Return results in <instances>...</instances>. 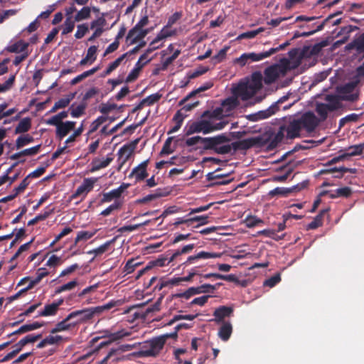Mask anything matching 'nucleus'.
Segmentation results:
<instances>
[{
    "mask_svg": "<svg viewBox=\"0 0 364 364\" xmlns=\"http://www.w3.org/2000/svg\"><path fill=\"white\" fill-rule=\"evenodd\" d=\"M77 285V282L75 280L69 282L67 284H65L58 288H56L55 293L56 294H60L65 291H70L74 289Z\"/></svg>",
    "mask_w": 364,
    "mask_h": 364,
    "instance_id": "nucleus-53",
    "label": "nucleus"
},
{
    "mask_svg": "<svg viewBox=\"0 0 364 364\" xmlns=\"http://www.w3.org/2000/svg\"><path fill=\"white\" fill-rule=\"evenodd\" d=\"M233 311L234 309L232 306H220L215 309L213 312L214 321L217 323L225 322L223 320L227 317L231 316Z\"/></svg>",
    "mask_w": 364,
    "mask_h": 364,
    "instance_id": "nucleus-16",
    "label": "nucleus"
},
{
    "mask_svg": "<svg viewBox=\"0 0 364 364\" xmlns=\"http://www.w3.org/2000/svg\"><path fill=\"white\" fill-rule=\"evenodd\" d=\"M131 335V331L122 329L114 333H109L107 335V337L112 341H115L119 339L123 338L124 337L129 336Z\"/></svg>",
    "mask_w": 364,
    "mask_h": 364,
    "instance_id": "nucleus-41",
    "label": "nucleus"
},
{
    "mask_svg": "<svg viewBox=\"0 0 364 364\" xmlns=\"http://www.w3.org/2000/svg\"><path fill=\"white\" fill-rule=\"evenodd\" d=\"M75 93H70L65 97L60 99L58 101L55 102L59 109L65 108L71 102V100L75 97Z\"/></svg>",
    "mask_w": 364,
    "mask_h": 364,
    "instance_id": "nucleus-46",
    "label": "nucleus"
},
{
    "mask_svg": "<svg viewBox=\"0 0 364 364\" xmlns=\"http://www.w3.org/2000/svg\"><path fill=\"white\" fill-rule=\"evenodd\" d=\"M196 317H197V314H195V315H192V314H186V315L178 314V315H175L173 317V318L168 322L167 325L168 326H171L176 321H179V320H182V319L188 320V321H193Z\"/></svg>",
    "mask_w": 364,
    "mask_h": 364,
    "instance_id": "nucleus-52",
    "label": "nucleus"
},
{
    "mask_svg": "<svg viewBox=\"0 0 364 364\" xmlns=\"http://www.w3.org/2000/svg\"><path fill=\"white\" fill-rule=\"evenodd\" d=\"M352 193V190L349 187H342L340 188L336 189L333 193H329L327 191L322 192L320 195L323 196L325 194H327L329 196V198H335L338 197H349Z\"/></svg>",
    "mask_w": 364,
    "mask_h": 364,
    "instance_id": "nucleus-28",
    "label": "nucleus"
},
{
    "mask_svg": "<svg viewBox=\"0 0 364 364\" xmlns=\"http://www.w3.org/2000/svg\"><path fill=\"white\" fill-rule=\"evenodd\" d=\"M301 129L306 131H313L318 125V121L316 117L312 112L304 113L301 117L298 118Z\"/></svg>",
    "mask_w": 364,
    "mask_h": 364,
    "instance_id": "nucleus-11",
    "label": "nucleus"
},
{
    "mask_svg": "<svg viewBox=\"0 0 364 364\" xmlns=\"http://www.w3.org/2000/svg\"><path fill=\"white\" fill-rule=\"evenodd\" d=\"M95 312L93 307L72 311L69 314L71 321L76 326L79 323H85L95 316Z\"/></svg>",
    "mask_w": 364,
    "mask_h": 364,
    "instance_id": "nucleus-7",
    "label": "nucleus"
},
{
    "mask_svg": "<svg viewBox=\"0 0 364 364\" xmlns=\"http://www.w3.org/2000/svg\"><path fill=\"white\" fill-rule=\"evenodd\" d=\"M106 25V20L102 17H100L97 19L93 21L90 23V28L95 29V31H97L99 28L102 31V33H103V27Z\"/></svg>",
    "mask_w": 364,
    "mask_h": 364,
    "instance_id": "nucleus-54",
    "label": "nucleus"
},
{
    "mask_svg": "<svg viewBox=\"0 0 364 364\" xmlns=\"http://www.w3.org/2000/svg\"><path fill=\"white\" fill-rule=\"evenodd\" d=\"M139 264V263L137 262L135 259H129L124 267V272H126L127 274H131Z\"/></svg>",
    "mask_w": 364,
    "mask_h": 364,
    "instance_id": "nucleus-57",
    "label": "nucleus"
},
{
    "mask_svg": "<svg viewBox=\"0 0 364 364\" xmlns=\"http://www.w3.org/2000/svg\"><path fill=\"white\" fill-rule=\"evenodd\" d=\"M291 70L290 62L287 58H282L279 63L267 68L264 71V82L270 85L278 79L284 77Z\"/></svg>",
    "mask_w": 364,
    "mask_h": 364,
    "instance_id": "nucleus-2",
    "label": "nucleus"
},
{
    "mask_svg": "<svg viewBox=\"0 0 364 364\" xmlns=\"http://www.w3.org/2000/svg\"><path fill=\"white\" fill-rule=\"evenodd\" d=\"M207 216H196L188 218L184 220H178L174 223V225H178L180 224H185L188 226L192 225L193 223L197 222L198 224L196 225V228H198L199 226L204 225L207 223Z\"/></svg>",
    "mask_w": 364,
    "mask_h": 364,
    "instance_id": "nucleus-25",
    "label": "nucleus"
},
{
    "mask_svg": "<svg viewBox=\"0 0 364 364\" xmlns=\"http://www.w3.org/2000/svg\"><path fill=\"white\" fill-rule=\"evenodd\" d=\"M68 113L67 111H63L60 113L53 116L50 119L46 121V123L48 125L57 124L60 122H63V119L68 117Z\"/></svg>",
    "mask_w": 364,
    "mask_h": 364,
    "instance_id": "nucleus-38",
    "label": "nucleus"
},
{
    "mask_svg": "<svg viewBox=\"0 0 364 364\" xmlns=\"http://www.w3.org/2000/svg\"><path fill=\"white\" fill-rule=\"evenodd\" d=\"M301 127L298 119H294L289 122L287 126H282L280 127V130L277 134V137L284 135V132H287V136L289 139H294L299 136Z\"/></svg>",
    "mask_w": 364,
    "mask_h": 364,
    "instance_id": "nucleus-10",
    "label": "nucleus"
},
{
    "mask_svg": "<svg viewBox=\"0 0 364 364\" xmlns=\"http://www.w3.org/2000/svg\"><path fill=\"white\" fill-rule=\"evenodd\" d=\"M116 304H117L116 301H111L108 302L107 304H106L105 305L93 307L94 310H95V314L96 315L97 314H102L105 311L111 309L112 308H113V307H114L116 306Z\"/></svg>",
    "mask_w": 364,
    "mask_h": 364,
    "instance_id": "nucleus-55",
    "label": "nucleus"
},
{
    "mask_svg": "<svg viewBox=\"0 0 364 364\" xmlns=\"http://www.w3.org/2000/svg\"><path fill=\"white\" fill-rule=\"evenodd\" d=\"M141 343H135L133 344H124L121 345L117 348H112L109 352V356H113L114 354L116 353H123L124 352L131 350L134 348H136L137 346H140Z\"/></svg>",
    "mask_w": 364,
    "mask_h": 364,
    "instance_id": "nucleus-32",
    "label": "nucleus"
},
{
    "mask_svg": "<svg viewBox=\"0 0 364 364\" xmlns=\"http://www.w3.org/2000/svg\"><path fill=\"white\" fill-rule=\"evenodd\" d=\"M129 186V183H122L119 188L112 190L104 195L105 201H110L113 198H117Z\"/></svg>",
    "mask_w": 364,
    "mask_h": 364,
    "instance_id": "nucleus-27",
    "label": "nucleus"
},
{
    "mask_svg": "<svg viewBox=\"0 0 364 364\" xmlns=\"http://www.w3.org/2000/svg\"><path fill=\"white\" fill-rule=\"evenodd\" d=\"M299 190V186H294L291 188L277 187L269 192L271 196H287L289 193Z\"/></svg>",
    "mask_w": 364,
    "mask_h": 364,
    "instance_id": "nucleus-31",
    "label": "nucleus"
},
{
    "mask_svg": "<svg viewBox=\"0 0 364 364\" xmlns=\"http://www.w3.org/2000/svg\"><path fill=\"white\" fill-rule=\"evenodd\" d=\"M58 309L55 304H49L44 306L43 310L38 311L37 316H55L58 313Z\"/></svg>",
    "mask_w": 364,
    "mask_h": 364,
    "instance_id": "nucleus-36",
    "label": "nucleus"
},
{
    "mask_svg": "<svg viewBox=\"0 0 364 364\" xmlns=\"http://www.w3.org/2000/svg\"><path fill=\"white\" fill-rule=\"evenodd\" d=\"M31 126V120L29 117L22 119L15 129V133H23L28 132Z\"/></svg>",
    "mask_w": 364,
    "mask_h": 364,
    "instance_id": "nucleus-34",
    "label": "nucleus"
},
{
    "mask_svg": "<svg viewBox=\"0 0 364 364\" xmlns=\"http://www.w3.org/2000/svg\"><path fill=\"white\" fill-rule=\"evenodd\" d=\"M69 314L61 321L58 322L55 328L51 329L50 333L54 334L58 332L68 331L75 327V323L71 321Z\"/></svg>",
    "mask_w": 364,
    "mask_h": 364,
    "instance_id": "nucleus-20",
    "label": "nucleus"
},
{
    "mask_svg": "<svg viewBox=\"0 0 364 364\" xmlns=\"http://www.w3.org/2000/svg\"><path fill=\"white\" fill-rule=\"evenodd\" d=\"M76 122L73 121H66L60 122L53 126L56 127L55 135L59 139H63L71 131L75 129Z\"/></svg>",
    "mask_w": 364,
    "mask_h": 364,
    "instance_id": "nucleus-14",
    "label": "nucleus"
},
{
    "mask_svg": "<svg viewBox=\"0 0 364 364\" xmlns=\"http://www.w3.org/2000/svg\"><path fill=\"white\" fill-rule=\"evenodd\" d=\"M139 139L134 140L132 143L127 145H124L119 149L118 151L119 160L121 161V165H124L132 155L136 149V146L138 144Z\"/></svg>",
    "mask_w": 364,
    "mask_h": 364,
    "instance_id": "nucleus-12",
    "label": "nucleus"
},
{
    "mask_svg": "<svg viewBox=\"0 0 364 364\" xmlns=\"http://www.w3.org/2000/svg\"><path fill=\"white\" fill-rule=\"evenodd\" d=\"M279 110L278 102L273 103L267 109L257 112L247 114L245 118L251 122H257L267 119L274 114Z\"/></svg>",
    "mask_w": 364,
    "mask_h": 364,
    "instance_id": "nucleus-9",
    "label": "nucleus"
},
{
    "mask_svg": "<svg viewBox=\"0 0 364 364\" xmlns=\"http://www.w3.org/2000/svg\"><path fill=\"white\" fill-rule=\"evenodd\" d=\"M117 238L118 236H115L112 240L107 241L100 247L88 251L87 254L94 255L95 257H97L102 255L104 252H107L109 250L110 245H112L117 240Z\"/></svg>",
    "mask_w": 364,
    "mask_h": 364,
    "instance_id": "nucleus-29",
    "label": "nucleus"
},
{
    "mask_svg": "<svg viewBox=\"0 0 364 364\" xmlns=\"http://www.w3.org/2000/svg\"><path fill=\"white\" fill-rule=\"evenodd\" d=\"M364 150V143L360 144L354 146H351L346 149L345 152L346 157L348 158L350 156H354L360 155L363 154Z\"/></svg>",
    "mask_w": 364,
    "mask_h": 364,
    "instance_id": "nucleus-35",
    "label": "nucleus"
},
{
    "mask_svg": "<svg viewBox=\"0 0 364 364\" xmlns=\"http://www.w3.org/2000/svg\"><path fill=\"white\" fill-rule=\"evenodd\" d=\"M194 244H189L184 246L181 250L176 251L174 253H172L171 260L176 259L179 255L182 254H186L192 251L195 247Z\"/></svg>",
    "mask_w": 364,
    "mask_h": 364,
    "instance_id": "nucleus-50",
    "label": "nucleus"
},
{
    "mask_svg": "<svg viewBox=\"0 0 364 364\" xmlns=\"http://www.w3.org/2000/svg\"><path fill=\"white\" fill-rule=\"evenodd\" d=\"M328 210H323L318 215H317L314 220L309 225V228H318L319 226H322L323 223L321 222L322 218L324 215L326 214Z\"/></svg>",
    "mask_w": 364,
    "mask_h": 364,
    "instance_id": "nucleus-62",
    "label": "nucleus"
},
{
    "mask_svg": "<svg viewBox=\"0 0 364 364\" xmlns=\"http://www.w3.org/2000/svg\"><path fill=\"white\" fill-rule=\"evenodd\" d=\"M97 179L95 178H88L83 180L82 183L77 187L73 197L85 198L87 194L93 188L94 184L97 182Z\"/></svg>",
    "mask_w": 364,
    "mask_h": 364,
    "instance_id": "nucleus-13",
    "label": "nucleus"
},
{
    "mask_svg": "<svg viewBox=\"0 0 364 364\" xmlns=\"http://www.w3.org/2000/svg\"><path fill=\"white\" fill-rule=\"evenodd\" d=\"M239 105V100L232 95L225 100L220 107L215 109V114H219L224 119L225 117L231 116Z\"/></svg>",
    "mask_w": 364,
    "mask_h": 364,
    "instance_id": "nucleus-6",
    "label": "nucleus"
},
{
    "mask_svg": "<svg viewBox=\"0 0 364 364\" xmlns=\"http://www.w3.org/2000/svg\"><path fill=\"white\" fill-rule=\"evenodd\" d=\"M33 138L29 135L19 136L16 141V147L18 149L32 142Z\"/></svg>",
    "mask_w": 364,
    "mask_h": 364,
    "instance_id": "nucleus-60",
    "label": "nucleus"
},
{
    "mask_svg": "<svg viewBox=\"0 0 364 364\" xmlns=\"http://www.w3.org/2000/svg\"><path fill=\"white\" fill-rule=\"evenodd\" d=\"M34 238H32L29 242L22 245L20 246L17 252L14 254V255L11 258L10 262H12L14 260L17 259L19 255L26 250H28L31 246V244L33 242Z\"/></svg>",
    "mask_w": 364,
    "mask_h": 364,
    "instance_id": "nucleus-58",
    "label": "nucleus"
},
{
    "mask_svg": "<svg viewBox=\"0 0 364 364\" xmlns=\"http://www.w3.org/2000/svg\"><path fill=\"white\" fill-rule=\"evenodd\" d=\"M28 46V43L23 41H19L16 43L9 46L7 48L8 51L11 53H21L25 51Z\"/></svg>",
    "mask_w": 364,
    "mask_h": 364,
    "instance_id": "nucleus-37",
    "label": "nucleus"
},
{
    "mask_svg": "<svg viewBox=\"0 0 364 364\" xmlns=\"http://www.w3.org/2000/svg\"><path fill=\"white\" fill-rule=\"evenodd\" d=\"M141 348L139 350L141 358L156 357L164 347L163 337H155L141 343Z\"/></svg>",
    "mask_w": 364,
    "mask_h": 364,
    "instance_id": "nucleus-5",
    "label": "nucleus"
},
{
    "mask_svg": "<svg viewBox=\"0 0 364 364\" xmlns=\"http://www.w3.org/2000/svg\"><path fill=\"white\" fill-rule=\"evenodd\" d=\"M220 257V254L218 253L200 251L194 255L189 256L186 261L184 262L182 264L187 266L188 264L196 263L199 259H208L210 258H217Z\"/></svg>",
    "mask_w": 364,
    "mask_h": 364,
    "instance_id": "nucleus-15",
    "label": "nucleus"
},
{
    "mask_svg": "<svg viewBox=\"0 0 364 364\" xmlns=\"http://www.w3.org/2000/svg\"><path fill=\"white\" fill-rule=\"evenodd\" d=\"M149 33L147 29L136 28V33L130 35V31L127 36V40L129 41L131 44L136 43L138 41L143 39Z\"/></svg>",
    "mask_w": 364,
    "mask_h": 364,
    "instance_id": "nucleus-30",
    "label": "nucleus"
},
{
    "mask_svg": "<svg viewBox=\"0 0 364 364\" xmlns=\"http://www.w3.org/2000/svg\"><path fill=\"white\" fill-rule=\"evenodd\" d=\"M341 99L339 97L336 95H328L326 97V100L327 101V106L328 107L330 111H333L338 109L341 107L340 100Z\"/></svg>",
    "mask_w": 364,
    "mask_h": 364,
    "instance_id": "nucleus-33",
    "label": "nucleus"
},
{
    "mask_svg": "<svg viewBox=\"0 0 364 364\" xmlns=\"http://www.w3.org/2000/svg\"><path fill=\"white\" fill-rule=\"evenodd\" d=\"M85 109L86 105L85 103H81L76 107H75L74 105H72L69 108V110L70 111L71 116L77 118L85 114Z\"/></svg>",
    "mask_w": 364,
    "mask_h": 364,
    "instance_id": "nucleus-40",
    "label": "nucleus"
},
{
    "mask_svg": "<svg viewBox=\"0 0 364 364\" xmlns=\"http://www.w3.org/2000/svg\"><path fill=\"white\" fill-rule=\"evenodd\" d=\"M281 281V277L279 274H276L270 278L266 279L264 282V286L273 287Z\"/></svg>",
    "mask_w": 364,
    "mask_h": 364,
    "instance_id": "nucleus-63",
    "label": "nucleus"
},
{
    "mask_svg": "<svg viewBox=\"0 0 364 364\" xmlns=\"http://www.w3.org/2000/svg\"><path fill=\"white\" fill-rule=\"evenodd\" d=\"M113 159L112 154L108 155L105 159H95L92 161L91 171L94 172L108 166Z\"/></svg>",
    "mask_w": 364,
    "mask_h": 364,
    "instance_id": "nucleus-23",
    "label": "nucleus"
},
{
    "mask_svg": "<svg viewBox=\"0 0 364 364\" xmlns=\"http://www.w3.org/2000/svg\"><path fill=\"white\" fill-rule=\"evenodd\" d=\"M232 333V326L230 321L223 322L218 330V337L223 341H227Z\"/></svg>",
    "mask_w": 364,
    "mask_h": 364,
    "instance_id": "nucleus-22",
    "label": "nucleus"
},
{
    "mask_svg": "<svg viewBox=\"0 0 364 364\" xmlns=\"http://www.w3.org/2000/svg\"><path fill=\"white\" fill-rule=\"evenodd\" d=\"M262 83L260 80L250 82H241L232 88V95L236 99H241L243 101L247 100L253 97L260 90Z\"/></svg>",
    "mask_w": 364,
    "mask_h": 364,
    "instance_id": "nucleus-3",
    "label": "nucleus"
},
{
    "mask_svg": "<svg viewBox=\"0 0 364 364\" xmlns=\"http://www.w3.org/2000/svg\"><path fill=\"white\" fill-rule=\"evenodd\" d=\"M91 10L89 7L85 6L75 16V21H80L88 18L90 16Z\"/></svg>",
    "mask_w": 364,
    "mask_h": 364,
    "instance_id": "nucleus-45",
    "label": "nucleus"
},
{
    "mask_svg": "<svg viewBox=\"0 0 364 364\" xmlns=\"http://www.w3.org/2000/svg\"><path fill=\"white\" fill-rule=\"evenodd\" d=\"M149 163V160H146L141 162L136 167L133 168L132 171L129 177H134L136 181H142L146 177H147L148 173L146 171V167Z\"/></svg>",
    "mask_w": 364,
    "mask_h": 364,
    "instance_id": "nucleus-18",
    "label": "nucleus"
},
{
    "mask_svg": "<svg viewBox=\"0 0 364 364\" xmlns=\"http://www.w3.org/2000/svg\"><path fill=\"white\" fill-rule=\"evenodd\" d=\"M205 118L198 122H193L186 129V135L189 136L194 133L202 132L204 134L223 129L228 123L219 114H215V109L212 112H205L203 115Z\"/></svg>",
    "mask_w": 364,
    "mask_h": 364,
    "instance_id": "nucleus-1",
    "label": "nucleus"
},
{
    "mask_svg": "<svg viewBox=\"0 0 364 364\" xmlns=\"http://www.w3.org/2000/svg\"><path fill=\"white\" fill-rule=\"evenodd\" d=\"M127 53L122 55L120 57L117 58L114 62L109 64L108 68L106 69V70L104 72L103 76L109 75L112 72H113L114 70H116L119 65L121 64V63L123 61V60L125 58V57L127 55Z\"/></svg>",
    "mask_w": 364,
    "mask_h": 364,
    "instance_id": "nucleus-39",
    "label": "nucleus"
},
{
    "mask_svg": "<svg viewBox=\"0 0 364 364\" xmlns=\"http://www.w3.org/2000/svg\"><path fill=\"white\" fill-rule=\"evenodd\" d=\"M136 358H141L139 350L122 355V357H116L113 359V362L118 363L120 361L132 360Z\"/></svg>",
    "mask_w": 364,
    "mask_h": 364,
    "instance_id": "nucleus-51",
    "label": "nucleus"
},
{
    "mask_svg": "<svg viewBox=\"0 0 364 364\" xmlns=\"http://www.w3.org/2000/svg\"><path fill=\"white\" fill-rule=\"evenodd\" d=\"M204 140L205 141L204 149L213 150L218 154H226L232 150V144H225L229 139L224 134L214 137H206Z\"/></svg>",
    "mask_w": 364,
    "mask_h": 364,
    "instance_id": "nucleus-4",
    "label": "nucleus"
},
{
    "mask_svg": "<svg viewBox=\"0 0 364 364\" xmlns=\"http://www.w3.org/2000/svg\"><path fill=\"white\" fill-rule=\"evenodd\" d=\"M260 142V138L259 137H251L240 140L236 143H233L232 145L235 149H247Z\"/></svg>",
    "mask_w": 364,
    "mask_h": 364,
    "instance_id": "nucleus-21",
    "label": "nucleus"
},
{
    "mask_svg": "<svg viewBox=\"0 0 364 364\" xmlns=\"http://www.w3.org/2000/svg\"><path fill=\"white\" fill-rule=\"evenodd\" d=\"M247 56L248 60H250L252 62H257L269 57V53H268V51L262 52L259 53H247Z\"/></svg>",
    "mask_w": 364,
    "mask_h": 364,
    "instance_id": "nucleus-43",
    "label": "nucleus"
},
{
    "mask_svg": "<svg viewBox=\"0 0 364 364\" xmlns=\"http://www.w3.org/2000/svg\"><path fill=\"white\" fill-rule=\"evenodd\" d=\"M357 82L346 84L339 90V96L342 100L355 101L358 98V91L356 90Z\"/></svg>",
    "mask_w": 364,
    "mask_h": 364,
    "instance_id": "nucleus-8",
    "label": "nucleus"
},
{
    "mask_svg": "<svg viewBox=\"0 0 364 364\" xmlns=\"http://www.w3.org/2000/svg\"><path fill=\"white\" fill-rule=\"evenodd\" d=\"M95 234V232H90V231H80L77 233V235L75 240V243L77 244V242L80 241L85 242L90 238H91Z\"/></svg>",
    "mask_w": 364,
    "mask_h": 364,
    "instance_id": "nucleus-49",
    "label": "nucleus"
},
{
    "mask_svg": "<svg viewBox=\"0 0 364 364\" xmlns=\"http://www.w3.org/2000/svg\"><path fill=\"white\" fill-rule=\"evenodd\" d=\"M75 19L73 20L72 16H68L63 25L62 34L66 35L73 31L75 27Z\"/></svg>",
    "mask_w": 364,
    "mask_h": 364,
    "instance_id": "nucleus-42",
    "label": "nucleus"
},
{
    "mask_svg": "<svg viewBox=\"0 0 364 364\" xmlns=\"http://www.w3.org/2000/svg\"><path fill=\"white\" fill-rule=\"evenodd\" d=\"M316 110L322 119H326L328 112H331L327 105L323 103L317 104Z\"/></svg>",
    "mask_w": 364,
    "mask_h": 364,
    "instance_id": "nucleus-59",
    "label": "nucleus"
},
{
    "mask_svg": "<svg viewBox=\"0 0 364 364\" xmlns=\"http://www.w3.org/2000/svg\"><path fill=\"white\" fill-rule=\"evenodd\" d=\"M284 230V229H263L262 230L258 231L255 235H263L275 240H279L283 239L285 235L283 232Z\"/></svg>",
    "mask_w": 364,
    "mask_h": 364,
    "instance_id": "nucleus-19",
    "label": "nucleus"
},
{
    "mask_svg": "<svg viewBox=\"0 0 364 364\" xmlns=\"http://www.w3.org/2000/svg\"><path fill=\"white\" fill-rule=\"evenodd\" d=\"M222 284V283H217L214 285L205 284L196 287H193L192 288L193 289V294L196 295L200 294L214 293Z\"/></svg>",
    "mask_w": 364,
    "mask_h": 364,
    "instance_id": "nucleus-24",
    "label": "nucleus"
},
{
    "mask_svg": "<svg viewBox=\"0 0 364 364\" xmlns=\"http://www.w3.org/2000/svg\"><path fill=\"white\" fill-rule=\"evenodd\" d=\"M346 50H355L358 55L364 57V33L346 46Z\"/></svg>",
    "mask_w": 364,
    "mask_h": 364,
    "instance_id": "nucleus-17",
    "label": "nucleus"
},
{
    "mask_svg": "<svg viewBox=\"0 0 364 364\" xmlns=\"http://www.w3.org/2000/svg\"><path fill=\"white\" fill-rule=\"evenodd\" d=\"M42 337V334H28L21 338L22 343L24 344V346H26L29 343H33L38 341Z\"/></svg>",
    "mask_w": 364,
    "mask_h": 364,
    "instance_id": "nucleus-56",
    "label": "nucleus"
},
{
    "mask_svg": "<svg viewBox=\"0 0 364 364\" xmlns=\"http://www.w3.org/2000/svg\"><path fill=\"white\" fill-rule=\"evenodd\" d=\"M168 26H166V27L164 28L160 31V33L157 35L156 38L150 43V46H154L157 42H159L167 37H169L173 34V32L172 31H169L168 29Z\"/></svg>",
    "mask_w": 364,
    "mask_h": 364,
    "instance_id": "nucleus-44",
    "label": "nucleus"
},
{
    "mask_svg": "<svg viewBox=\"0 0 364 364\" xmlns=\"http://www.w3.org/2000/svg\"><path fill=\"white\" fill-rule=\"evenodd\" d=\"M264 31V28L262 27H260L256 30L250 31L242 33L238 36L237 38L238 39H244V38L252 39V38H254L259 33L263 32Z\"/></svg>",
    "mask_w": 364,
    "mask_h": 364,
    "instance_id": "nucleus-47",
    "label": "nucleus"
},
{
    "mask_svg": "<svg viewBox=\"0 0 364 364\" xmlns=\"http://www.w3.org/2000/svg\"><path fill=\"white\" fill-rule=\"evenodd\" d=\"M171 255L169 252H167L165 255H161L159 257L154 260H151L149 262V267L152 268L153 267H164L166 264H168L170 262L173 260H171Z\"/></svg>",
    "mask_w": 364,
    "mask_h": 364,
    "instance_id": "nucleus-26",
    "label": "nucleus"
},
{
    "mask_svg": "<svg viewBox=\"0 0 364 364\" xmlns=\"http://www.w3.org/2000/svg\"><path fill=\"white\" fill-rule=\"evenodd\" d=\"M196 274H198V272H197L196 268L193 269L191 270V272H189V274L188 276L183 277H178V278L173 279L171 280V284H178L181 282H189Z\"/></svg>",
    "mask_w": 364,
    "mask_h": 364,
    "instance_id": "nucleus-48",
    "label": "nucleus"
},
{
    "mask_svg": "<svg viewBox=\"0 0 364 364\" xmlns=\"http://www.w3.org/2000/svg\"><path fill=\"white\" fill-rule=\"evenodd\" d=\"M245 224L247 228H252L263 225V221L255 216H250L246 218Z\"/></svg>",
    "mask_w": 364,
    "mask_h": 364,
    "instance_id": "nucleus-61",
    "label": "nucleus"
},
{
    "mask_svg": "<svg viewBox=\"0 0 364 364\" xmlns=\"http://www.w3.org/2000/svg\"><path fill=\"white\" fill-rule=\"evenodd\" d=\"M210 297H212L211 295H204L200 297L195 298L191 301L190 305H198L200 306H203L208 302V299Z\"/></svg>",
    "mask_w": 364,
    "mask_h": 364,
    "instance_id": "nucleus-64",
    "label": "nucleus"
}]
</instances>
